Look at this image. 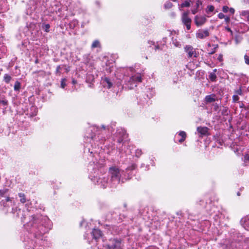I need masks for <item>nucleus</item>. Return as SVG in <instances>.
I'll list each match as a JSON object with an SVG mask.
<instances>
[{
    "mask_svg": "<svg viewBox=\"0 0 249 249\" xmlns=\"http://www.w3.org/2000/svg\"><path fill=\"white\" fill-rule=\"evenodd\" d=\"M12 212L17 217L20 218L22 222L26 223L24 224L25 228L34 233L36 236L43 234L48 231L49 228L44 225L46 222L49 221L47 217L40 215L30 216L29 211H21L17 208H13Z\"/></svg>",
    "mask_w": 249,
    "mask_h": 249,
    "instance_id": "1",
    "label": "nucleus"
},
{
    "mask_svg": "<svg viewBox=\"0 0 249 249\" xmlns=\"http://www.w3.org/2000/svg\"><path fill=\"white\" fill-rule=\"evenodd\" d=\"M142 82L141 74L137 73L130 77H126L124 78L125 87L128 89H133L137 86V84Z\"/></svg>",
    "mask_w": 249,
    "mask_h": 249,
    "instance_id": "2",
    "label": "nucleus"
},
{
    "mask_svg": "<svg viewBox=\"0 0 249 249\" xmlns=\"http://www.w3.org/2000/svg\"><path fill=\"white\" fill-rule=\"evenodd\" d=\"M123 173V171L116 166L109 168V174L110 177V180L113 184H116L120 182Z\"/></svg>",
    "mask_w": 249,
    "mask_h": 249,
    "instance_id": "3",
    "label": "nucleus"
},
{
    "mask_svg": "<svg viewBox=\"0 0 249 249\" xmlns=\"http://www.w3.org/2000/svg\"><path fill=\"white\" fill-rule=\"evenodd\" d=\"M107 249H122V240L118 238H111L105 246Z\"/></svg>",
    "mask_w": 249,
    "mask_h": 249,
    "instance_id": "4",
    "label": "nucleus"
},
{
    "mask_svg": "<svg viewBox=\"0 0 249 249\" xmlns=\"http://www.w3.org/2000/svg\"><path fill=\"white\" fill-rule=\"evenodd\" d=\"M189 12H184L181 15V21L182 24L186 26L187 30L191 29L192 19L189 17Z\"/></svg>",
    "mask_w": 249,
    "mask_h": 249,
    "instance_id": "5",
    "label": "nucleus"
},
{
    "mask_svg": "<svg viewBox=\"0 0 249 249\" xmlns=\"http://www.w3.org/2000/svg\"><path fill=\"white\" fill-rule=\"evenodd\" d=\"M93 178V181L95 183L100 185L101 187L105 188L107 186L108 184L107 178L105 175L94 177Z\"/></svg>",
    "mask_w": 249,
    "mask_h": 249,
    "instance_id": "6",
    "label": "nucleus"
},
{
    "mask_svg": "<svg viewBox=\"0 0 249 249\" xmlns=\"http://www.w3.org/2000/svg\"><path fill=\"white\" fill-rule=\"evenodd\" d=\"M184 51L187 54L189 58L197 57L198 56V53L196 49H194L191 45H186L184 47Z\"/></svg>",
    "mask_w": 249,
    "mask_h": 249,
    "instance_id": "7",
    "label": "nucleus"
},
{
    "mask_svg": "<svg viewBox=\"0 0 249 249\" xmlns=\"http://www.w3.org/2000/svg\"><path fill=\"white\" fill-rule=\"evenodd\" d=\"M207 19L205 16H196L194 18V21L197 27H199L203 25L206 21Z\"/></svg>",
    "mask_w": 249,
    "mask_h": 249,
    "instance_id": "8",
    "label": "nucleus"
},
{
    "mask_svg": "<svg viewBox=\"0 0 249 249\" xmlns=\"http://www.w3.org/2000/svg\"><path fill=\"white\" fill-rule=\"evenodd\" d=\"M209 32L208 30H199L196 33V37L199 39H204L209 36Z\"/></svg>",
    "mask_w": 249,
    "mask_h": 249,
    "instance_id": "9",
    "label": "nucleus"
},
{
    "mask_svg": "<svg viewBox=\"0 0 249 249\" xmlns=\"http://www.w3.org/2000/svg\"><path fill=\"white\" fill-rule=\"evenodd\" d=\"M241 225L247 231H249V215L242 218L240 221Z\"/></svg>",
    "mask_w": 249,
    "mask_h": 249,
    "instance_id": "10",
    "label": "nucleus"
},
{
    "mask_svg": "<svg viewBox=\"0 0 249 249\" xmlns=\"http://www.w3.org/2000/svg\"><path fill=\"white\" fill-rule=\"evenodd\" d=\"M93 238L96 240L102 236V232L99 229H94L91 232Z\"/></svg>",
    "mask_w": 249,
    "mask_h": 249,
    "instance_id": "11",
    "label": "nucleus"
},
{
    "mask_svg": "<svg viewBox=\"0 0 249 249\" xmlns=\"http://www.w3.org/2000/svg\"><path fill=\"white\" fill-rule=\"evenodd\" d=\"M102 84L104 87L107 89H110L112 86V83L110 80L107 77H106L102 80Z\"/></svg>",
    "mask_w": 249,
    "mask_h": 249,
    "instance_id": "12",
    "label": "nucleus"
},
{
    "mask_svg": "<svg viewBox=\"0 0 249 249\" xmlns=\"http://www.w3.org/2000/svg\"><path fill=\"white\" fill-rule=\"evenodd\" d=\"M12 203V200L9 197H7L4 200H2L0 202L1 205H3L4 207H9Z\"/></svg>",
    "mask_w": 249,
    "mask_h": 249,
    "instance_id": "13",
    "label": "nucleus"
},
{
    "mask_svg": "<svg viewBox=\"0 0 249 249\" xmlns=\"http://www.w3.org/2000/svg\"><path fill=\"white\" fill-rule=\"evenodd\" d=\"M197 131L202 135H205L208 132V128L207 127H198Z\"/></svg>",
    "mask_w": 249,
    "mask_h": 249,
    "instance_id": "14",
    "label": "nucleus"
},
{
    "mask_svg": "<svg viewBox=\"0 0 249 249\" xmlns=\"http://www.w3.org/2000/svg\"><path fill=\"white\" fill-rule=\"evenodd\" d=\"M205 100L208 103L214 102L215 100V95L214 94L207 95L205 97Z\"/></svg>",
    "mask_w": 249,
    "mask_h": 249,
    "instance_id": "15",
    "label": "nucleus"
},
{
    "mask_svg": "<svg viewBox=\"0 0 249 249\" xmlns=\"http://www.w3.org/2000/svg\"><path fill=\"white\" fill-rule=\"evenodd\" d=\"M18 196L20 198L19 201L21 203H25L26 202L27 199L24 194L21 193H18Z\"/></svg>",
    "mask_w": 249,
    "mask_h": 249,
    "instance_id": "16",
    "label": "nucleus"
},
{
    "mask_svg": "<svg viewBox=\"0 0 249 249\" xmlns=\"http://www.w3.org/2000/svg\"><path fill=\"white\" fill-rule=\"evenodd\" d=\"M0 104L2 105L3 106H6L8 105V101L4 96L0 97Z\"/></svg>",
    "mask_w": 249,
    "mask_h": 249,
    "instance_id": "17",
    "label": "nucleus"
},
{
    "mask_svg": "<svg viewBox=\"0 0 249 249\" xmlns=\"http://www.w3.org/2000/svg\"><path fill=\"white\" fill-rule=\"evenodd\" d=\"M241 16L245 18H246L247 19L248 21H249V11H243L241 13Z\"/></svg>",
    "mask_w": 249,
    "mask_h": 249,
    "instance_id": "18",
    "label": "nucleus"
},
{
    "mask_svg": "<svg viewBox=\"0 0 249 249\" xmlns=\"http://www.w3.org/2000/svg\"><path fill=\"white\" fill-rule=\"evenodd\" d=\"M178 5H179V9L180 10H181L180 8H183V7H188L190 6V4L189 1H185L184 2L182 3L181 4Z\"/></svg>",
    "mask_w": 249,
    "mask_h": 249,
    "instance_id": "19",
    "label": "nucleus"
},
{
    "mask_svg": "<svg viewBox=\"0 0 249 249\" xmlns=\"http://www.w3.org/2000/svg\"><path fill=\"white\" fill-rule=\"evenodd\" d=\"M209 78L212 81H215L216 75L214 72H211L209 75Z\"/></svg>",
    "mask_w": 249,
    "mask_h": 249,
    "instance_id": "20",
    "label": "nucleus"
},
{
    "mask_svg": "<svg viewBox=\"0 0 249 249\" xmlns=\"http://www.w3.org/2000/svg\"><path fill=\"white\" fill-rule=\"evenodd\" d=\"M11 77L7 74H5L4 75V81L7 83H8L11 80Z\"/></svg>",
    "mask_w": 249,
    "mask_h": 249,
    "instance_id": "21",
    "label": "nucleus"
},
{
    "mask_svg": "<svg viewBox=\"0 0 249 249\" xmlns=\"http://www.w3.org/2000/svg\"><path fill=\"white\" fill-rule=\"evenodd\" d=\"M100 46V42L98 40H95L93 42L92 45H91V48H95L96 47H99Z\"/></svg>",
    "mask_w": 249,
    "mask_h": 249,
    "instance_id": "22",
    "label": "nucleus"
},
{
    "mask_svg": "<svg viewBox=\"0 0 249 249\" xmlns=\"http://www.w3.org/2000/svg\"><path fill=\"white\" fill-rule=\"evenodd\" d=\"M20 88V83L18 81H16L14 85V90H19Z\"/></svg>",
    "mask_w": 249,
    "mask_h": 249,
    "instance_id": "23",
    "label": "nucleus"
},
{
    "mask_svg": "<svg viewBox=\"0 0 249 249\" xmlns=\"http://www.w3.org/2000/svg\"><path fill=\"white\" fill-rule=\"evenodd\" d=\"M214 9V8L212 5H209L207 6L206 11L207 13H209L210 12H212Z\"/></svg>",
    "mask_w": 249,
    "mask_h": 249,
    "instance_id": "24",
    "label": "nucleus"
},
{
    "mask_svg": "<svg viewBox=\"0 0 249 249\" xmlns=\"http://www.w3.org/2000/svg\"><path fill=\"white\" fill-rule=\"evenodd\" d=\"M42 29L46 32H49L50 26L49 24H46L42 25Z\"/></svg>",
    "mask_w": 249,
    "mask_h": 249,
    "instance_id": "25",
    "label": "nucleus"
},
{
    "mask_svg": "<svg viewBox=\"0 0 249 249\" xmlns=\"http://www.w3.org/2000/svg\"><path fill=\"white\" fill-rule=\"evenodd\" d=\"M173 6V4L170 1H167L164 4V7L166 9H170Z\"/></svg>",
    "mask_w": 249,
    "mask_h": 249,
    "instance_id": "26",
    "label": "nucleus"
},
{
    "mask_svg": "<svg viewBox=\"0 0 249 249\" xmlns=\"http://www.w3.org/2000/svg\"><path fill=\"white\" fill-rule=\"evenodd\" d=\"M122 131L123 135L122 136V138H120L118 140V142L119 143H121L123 142V140L124 139H125V138H126V134H125V132L123 130H122Z\"/></svg>",
    "mask_w": 249,
    "mask_h": 249,
    "instance_id": "27",
    "label": "nucleus"
},
{
    "mask_svg": "<svg viewBox=\"0 0 249 249\" xmlns=\"http://www.w3.org/2000/svg\"><path fill=\"white\" fill-rule=\"evenodd\" d=\"M8 191L7 189H3L2 190H0V196H3L5 194H6Z\"/></svg>",
    "mask_w": 249,
    "mask_h": 249,
    "instance_id": "28",
    "label": "nucleus"
},
{
    "mask_svg": "<svg viewBox=\"0 0 249 249\" xmlns=\"http://www.w3.org/2000/svg\"><path fill=\"white\" fill-rule=\"evenodd\" d=\"M178 135L181 137L182 138H186V133L184 131H180L179 132Z\"/></svg>",
    "mask_w": 249,
    "mask_h": 249,
    "instance_id": "29",
    "label": "nucleus"
},
{
    "mask_svg": "<svg viewBox=\"0 0 249 249\" xmlns=\"http://www.w3.org/2000/svg\"><path fill=\"white\" fill-rule=\"evenodd\" d=\"M239 98L237 95H233L232 96V100L234 102H237Z\"/></svg>",
    "mask_w": 249,
    "mask_h": 249,
    "instance_id": "30",
    "label": "nucleus"
},
{
    "mask_svg": "<svg viewBox=\"0 0 249 249\" xmlns=\"http://www.w3.org/2000/svg\"><path fill=\"white\" fill-rule=\"evenodd\" d=\"M244 59L246 64L249 65V55H245Z\"/></svg>",
    "mask_w": 249,
    "mask_h": 249,
    "instance_id": "31",
    "label": "nucleus"
},
{
    "mask_svg": "<svg viewBox=\"0 0 249 249\" xmlns=\"http://www.w3.org/2000/svg\"><path fill=\"white\" fill-rule=\"evenodd\" d=\"M61 86L62 88H64V87L66 86V79H63L61 80Z\"/></svg>",
    "mask_w": 249,
    "mask_h": 249,
    "instance_id": "32",
    "label": "nucleus"
},
{
    "mask_svg": "<svg viewBox=\"0 0 249 249\" xmlns=\"http://www.w3.org/2000/svg\"><path fill=\"white\" fill-rule=\"evenodd\" d=\"M235 93L236 94V95H237L238 96L239 95H241L242 94V89L241 88H240L239 89L236 90L235 91Z\"/></svg>",
    "mask_w": 249,
    "mask_h": 249,
    "instance_id": "33",
    "label": "nucleus"
},
{
    "mask_svg": "<svg viewBox=\"0 0 249 249\" xmlns=\"http://www.w3.org/2000/svg\"><path fill=\"white\" fill-rule=\"evenodd\" d=\"M142 154V152L141 150L137 149L136 151V155L137 157H139L141 156Z\"/></svg>",
    "mask_w": 249,
    "mask_h": 249,
    "instance_id": "34",
    "label": "nucleus"
},
{
    "mask_svg": "<svg viewBox=\"0 0 249 249\" xmlns=\"http://www.w3.org/2000/svg\"><path fill=\"white\" fill-rule=\"evenodd\" d=\"M229 10V8L227 6H224L222 8V11L224 13H227Z\"/></svg>",
    "mask_w": 249,
    "mask_h": 249,
    "instance_id": "35",
    "label": "nucleus"
},
{
    "mask_svg": "<svg viewBox=\"0 0 249 249\" xmlns=\"http://www.w3.org/2000/svg\"><path fill=\"white\" fill-rule=\"evenodd\" d=\"M218 17L220 19L224 18L225 17V15L222 13H219Z\"/></svg>",
    "mask_w": 249,
    "mask_h": 249,
    "instance_id": "36",
    "label": "nucleus"
},
{
    "mask_svg": "<svg viewBox=\"0 0 249 249\" xmlns=\"http://www.w3.org/2000/svg\"><path fill=\"white\" fill-rule=\"evenodd\" d=\"M173 43L174 44L175 46L177 47H180L181 46L180 43L178 41H176V42L173 41Z\"/></svg>",
    "mask_w": 249,
    "mask_h": 249,
    "instance_id": "37",
    "label": "nucleus"
},
{
    "mask_svg": "<svg viewBox=\"0 0 249 249\" xmlns=\"http://www.w3.org/2000/svg\"><path fill=\"white\" fill-rule=\"evenodd\" d=\"M222 57H223V55L222 54H220L218 57H217V59L219 61H222Z\"/></svg>",
    "mask_w": 249,
    "mask_h": 249,
    "instance_id": "38",
    "label": "nucleus"
},
{
    "mask_svg": "<svg viewBox=\"0 0 249 249\" xmlns=\"http://www.w3.org/2000/svg\"><path fill=\"white\" fill-rule=\"evenodd\" d=\"M201 4V2L199 1V0H197L196 2V8H198L199 6Z\"/></svg>",
    "mask_w": 249,
    "mask_h": 249,
    "instance_id": "39",
    "label": "nucleus"
},
{
    "mask_svg": "<svg viewBox=\"0 0 249 249\" xmlns=\"http://www.w3.org/2000/svg\"><path fill=\"white\" fill-rule=\"evenodd\" d=\"M225 18V21H226L227 23H228V22L230 21V18H229V17H225V18Z\"/></svg>",
    "mask_w": 249,
    "mask_h": 249,
    "instance_id": "40",
    "label": "nucleus"
},
{
    "mask_svg": "<svg viewBox=\"0 0 249 249\" xmlns=\"http://www.w3.org/2000/svg\"><path fill=\"white\" fill-rule=\"evenodd\" d=\"M197 12V8H196V9H193V10H192V14H196Z\"/></svg>",
    "mask_w": 249,
    "mask_h": 249,
    "instance_id": "41",
    "label": "nucleus"
},
{
    "mask_svg": "<svg viewBox=\"0 0 249 249\" xmlns=\"http://www.w3.org/2000/svg\"><path fill=\"white\" fill-rule=\"evenodd\" d=\"M229 11L231 14H233L235 11L234 9L232 8H231L230 9H229Z\"/></svg>",
    "mask_w": 249,
    "mask_h": 249,
    "instance_id": "42",
    "label": "nucleus"
},
{
    "mask_svg": "<svg viewBox=\"0 0 249 249\" xmlns=\"http://www.w3.org/2000/svg\"><path fill=\"white\" fill-rule=\"evenodd\" d=\"M242 26H243L245 28V30H246L247 31L249 30V27L247 25L243 24Z\"/></svg>",
    "mask_w": 249,
    "mask_h": 249,
    "instance_id": "43",
    "label": "nucleus"
},
{
    "mask_svg": "<svg viewBox=\"0 0 249 249\" xmlns=\"http://www.w3.org/2000/svg\"><path fill=\"white\" fill-rule=\"evenodd\" d=\"M245 158L246 160H249V154L246 155L245 156Z\"/></svg>",
    "mask_w": 249,
    "mask_h": 249,
    "instance_id": "44",
    "label": "nucleus"
},
{
    "mask_svg": "<svg viewBox=\"0 0 249 249\" xmlns=\"http://www.w3.org/2000/svg\"><path fill=\"white\" fill-rule=\"evenodd\" d=\"M186 138H182L180 140H178V142H180V143H181L182 142L185 140Z\"/></svg>",
    "mask_w": 249,
    "mask_h": 249,
    "instance_id": "45",
    "label": "nucleus"
},
{
    "mask_svg": "<svg viewBox=\"0 0 249 249\" xmlns=\"http://www.w3.org/2000/svg\"><path fill=\"white\" fill-rule=\"evenodd\" d=\"M225 29H226L227 31H228V32H231V33H232V31L231 30V29L229 27H226Z\"/></svg>",
    "mask_w": 249,
    "mask_h": 249,
    "instance_id": "46",
    "label": "nucleus"
},
{
    "mask_svg": "<svg viewBox=\"0 0 249 249\" xmlns=\"http://www.w3.org/2000/svg\"><path fill=\"white\" fill-rule=\"evenodd\" d=\"M59 69H60V66H59L57 67V69H56L57 72H58L59 71Z\"/></svg>",
    "mask_w": 249,
    "mask_h": 249,
    "instance_id": "47",
    "label": "nucleus"
},
{
    "mask_svg": "<svg viewBox=\"0 0 249 249\" xmlns=\"http://www.w3.org/2000/svg\"><path fill=\"white\" fill-rule=\"evenodd\" d=\"M235 41H236V44H237L238 43V40L237 38L235 39Z\"/></svg>",
    "mask_w": 249,
    "mask_h": 249,
    "instance_id": "48",
    "label": "nucleus"
},
{
    "mask_svg": "<svg viewBox=\"0 0 249 249\" xmlns=\"http://www.w3.org/2000/svg\"><path fill=\"white\" fill-rule=\"evenodd\" d=\"M214 53V51H211V53H209V54H213V53Z\"/></svg>",
    "mask_w": 249,
    "mask_h": 249,
    "instance_id": "49",
    "label": "nucleus"
},
{
    "mask_svg": "<svg viewBox=\"0 0 249 249\" xmlns=\"http://www.w3.org/2000/svg\"><path fill=\"white\" fill-rule=\"evenodd\" d=\"M237 195L238 196H240L241 194H240V193L238 192L237 193Z\"/></svg>",
    "mask_w": 249,
    "mask_h": 249,
    "instance_id": "50",
    "label": "nucleus"
},
{
    "mask_svg": "<svg viewBox=\"0 0 249 249\" xmlns=\"http://www.w3.org/2000/svg\"><path fill=\"white\" fill-rule=\"evenodd\" d=\"M216 71H217L216 69H214V70H213V72L215 73Z\"/></svg>",
    "mask_w": 249,
    "mask_h": 249,
    "instance_id": "51",
    "label": "nucleus"
},
{
    "mask_svg": "<svg viewBox=\"0 0 249 249\" xmlns=\"http://www.w3.org/2000/svg\"><path fill=\"white\" fill-rule=\"evenodd\" d=\"M102 127L105 129V126L104 125H102Z\"/></svg>",
    "mask_w": 249,
    "mask_h": 249,
    "instance_id": "52",
    "label": "nucleus"
}]
</instances>
